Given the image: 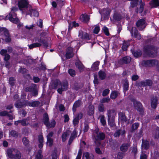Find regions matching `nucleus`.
I'll return each mask as SVG.
<instances>
[{
  "mask_svg": "<svg viewBox=\"0 0 159 159\" xmlns=\"http://www.w3.org/2000/svg\"><path fill=\"white\" fill-rule=\"evenodd\" d=\"M68 88V83L66 81L62 82H61L60 87L58 89V92L61 94L62 91L66 90Z\"/></svg>",
  "mask_w": 159,
  "mask_h": 159,
  "instance_id": "nucleus-9",
  "label": "nucleus"
},
{
  "mask_svg": "<svg viewBox=\"0 0 159 159\" xmlns=\"http://www.w3.org/2000/svg\"><path fill=\"white\" fill-rule=\"evenodd\" d=\"M69 135V133L67 131L63 133L61 136L62 140L63 142L65 141L67 139V137Z\"/></svg>",
  "mask_w": 159,
  "mask_h": 159,
  "instance_id": "nucleus-45",
  "label": "nucleus"
},
{
  "mask_svg": "<svg viewBox=\"0 0 159 159\" xmlns=\"http://www.w3.org/2000/svg\"><path fill=\"white\" fill-rule=\"evenodd\" d=\"M61 82L59 80H57L55 81L52 84V88L54 89H57V87L59 88Z\"/></svg>",
  "mask_w": 159,
  "mask_h": 159,
  "instance_id": "nucleus-38",
  "label": "nucleus"
},
{
  "mask_svg": "<svg viewBox=\"0 0 159 159\" xmlns=\"http://www.w3.org/2000/svg\"><path fill=\"white\" fill-rule=\"evenodd\" d=\"M18 6L19 9L23 11H26L27 10H31V5L29 4L26 0H19Z\"/></svg>",
  "mask_w": 159,
  "mask_h": 159,
  "instance_id": "nucleus-4",
  "label": "nucleus"
},
{
  "mask_svg": "<svg viewBox=\"0 0 159 159\" xmlns=\"http://www.w3.org/2000/svg\"><path fill=\"white\" fill-rule=\"evenodd\" d=\"M110 101V99L109 98H104L100 100V102L101 103H108Z\"/></svg>",
  "mask_w": 159,
  "mask_h": 159,
  "instance_id": "nucleus-54",
  "label": "nucleus"
},
{
  "mask_svg": "<svg viewBox=\"0 0 159 159\" xmlns=\"http://www.w3.org/2000/svg\"><path fill=\"white\" fill-rule=\"evenodd\" d=\"M99 62L97 61L94 62L91 67V70L93 71L97 70L98 69V66L99 65Z\"/></svg>",
  "mask_w": 159,
  "mask_h": 159,
  "instance_id": "nucleus-31",
  "label": "nucleus"
},
{
  "mask_svg": "<svg viewBox=\"0 0 159 159\" xmlns=\"http://www.w3.org/2000/svg\"><path fill=\"white\" fill-rule=\"evenodd\" d=\"M140 4L139 8L137 9L136 12L137 13H141L143 11L144 7L145 5V3L142 2V1L141 2H140Z\"/></svg>",
  "mask_w": 159,
  "mask_h": 159,
  "instance_id": "nucleus-37",
  "label": "nucleus"
},
{
  "mask_svg": "<svg viewBox=\"0 0 159 159\" xmlns=\"http://www.w3.org/2000/svg\"><path fill=\"white\" fill-rule=\"evenodd\" d=\"M157 103V99L156 97H153L151 99V105L153 108L155 109Z\"/></svg>",
  "mask_w": 159,
  "mask_h": 159,
  "instance_id": "nucleus-27",
  "label": "nucleus"
},
{
  "mask_svg": "<svg viewBox=\"0 0 159 159\" xmlns=\"http://www.w3.org/2000/svg\"><path fill=\"white\" fill-rule=\"evenodd\" d=\"M43 122L46 126L49 122L48 116L47 113H45L43 115Z\"/></svg>",
  "mask_w": 159,
  "mask_h": 159,
  "instance_id": "nucleus-33",
  "label": "nucleus"
},
{
  "mask_svg": "<svg viewBox=\"0 0 159 159\" xmlns=\"http://www.w3.org/2000/svg\"><path fill=\"white\" fill-rule=\"evenodd\" d=\"M98 108V111L100 112H103L105 111L104 106L103 104L102 103L99 105Z\"/></svg>",
  "mask_w": 159,
  "mask_h": 159,
  "instance_id": "nucleus-49",
  "label": "nucleus"
},
{
  "mask_svg": "<svg viewBox=\"0 0 159 159\" xmlns=\"http://www.w3.org/2000/svg\"><path fill=\"white\" fill-rule=\"evenodd\" d=\"M31 10H28L26 11H23V13H25L26 15H30V16H34L35 17H37L39 16V13L36 10L32 8L31 6Z\"/></svg>",
  "mask_w": 159,
  "mask_h": 159,
  "instance_id": "nucleus-14",
  "label": "nucleus"
},
{
  "mask_svg": "<svg viewBox=\"0 0 159 159\" xmlns=\"http://www.w3.org/2000/svg\"><path fill=\"white\" fill-rule=\"evenodd\" d=\"M99 117L100 118V121L101 123L103 126H105L106 125V122L104 116L103 115H101Z\"/></svg>",
  "mask_w": 159,
  "mask_h": 159,
  "instance_id": "nucleus-44",
  "label": "nucleus"
},
{
  "mask_svg": "<svg viewBox=\"0 0 159 159\" xmlns=\"http://www.w3.org/2000/svg\"><path fill=\"white\" fill-rule=\"evenodd\" d=\"M119 116L121 120L123 122H126L127 121L125 115V114L123 112H120L119 114Z\"/></svg>",
  "mask_w": 159,
  "mask_h": 159,
  "instance_id": "nucleus-47",
  "label": "nucleus"
},
{
  "mask_svg": "<svg viewBox=\"0 0 159 159\" xmlns=\"http://www.w3.org/2000/svg\"><path fill=\"white\" fill-rule=\"evenodd\" d=\"M3 32L6 37V39H5V41L6 42H10L11 40V39L10 37L9 33L7 29L4 28Z\"/></svg>",
  "mask_w": 159,
  "mask_h": 159,
  "instance_id": "nucleus-23",
  "label": "nucleus"
},
{
  "mask_svg": "<svg viewBox=\"0 0 159 159\" xmlns=\"http://www.w3.org/2000/svg\"><path fill=\"white\" fill-rule=\"evenodd\" d=\"M79 120L78 117L75 116L73 121L74 125L75 126L77 125L79 123Z\"/></svg>",
  "mask_w": 159,
  "mask_h": 159,
  "instance_id": "nucleus-58",
  "label": "nucleus"
},
{
  "mask_svg": "<svg viewBox=\"0 0 159 159\" xmlns=\"http://www.w3.org/2000/svg\"><path fill=\"white\" fill-rule=\"evenodd\" d=\"M98 75L99 78L101 80H104L106 77V73L102 70H100L98 72Z\"/></svg>",
  "mask_w": 159,
  "mask_h": 159,
  "instance_id": "nucleus-42",
  "label": "nucleus"
},
{
  "mask_svg": "<svg viewBox=\"0 0 159 159\" xmlns=\"http://www.w3.org/2000/svg\"><path fill=\"white\" fill-rule=\"evenodd\" d=\"M131 60V57L129 56H125L118 60V62L120 65L129 63Z\"/></svg>",
  "mask_w": 159,
  "mask_h": 159,
  "instance_id": "nucleus-13",
  "label": "nucleus"
},
{
  "mask_svg": "<svg viewBox=\"0 0 159 159\" xmlns=\"http://www.w3.org/2000/svg\"><path fill=\"white\" fill-rule=\"evenodd\" d=\"M141 147L143 149L147 150L149 147V142L147 140L142 139Z\"/></svg>",
  "mask_w": 159,
  "mask_h": 159,
  "instance_id": "nucleus-21",
  "label": "nucleus"
},
{
  "mask_svg": "<svg viewBox=\"0 0 159 159\" xmlns=\"http://www.w3.org/2000/svg\"><path fill=\"white\" fill-rule=\"evenodd\" d=\"M108 124L111 128L114 129L116 127V125L115 123V119L108 120Z\"/></svg>",
  "mask_w": 159,
  "mask_h": 159,
  "instance_id": "nucleus-36",
  "label": "nucleus"
},
{
  "mask_svg": "<svg viewBox=\"0 0 159 159\" xmlns=\"http://www.w3.org/2000/svg\"><path fill=\"white\" fill-rule=\"evenodd\" d=\"M129 45V43L128 41H124L122 47V49L123 51H126Z\"/></svg>",
  "mask_w": 159,
  "mask_h": 159,
  "instance_id": "nucleus-32",
  "label": "nucleus"
},
{
  "mask_svg": "<svg viewBox=\"0 0 159 159\" xmlns=\"http://www.w3.org/2000/svg\"><path fill=\"white\" fill-rule=\"evenodd\" d=\"M39 147L42 148L43 145V138L42 135H40L38 136Z\"/></svg>",
  "mask_w": 159,
  "mask_h": 159,
  "instance_id": "nucleus-26",
  "label": "nucleus"
},
{
  "mask_svg": "<svg viewBox=\"0 0 159 159\" xmlns=\"http://www.w3.org/2000/svg\"><path fill=\"white\" fill-rule=\"evenodd\" d=\"M81 19L83 22L84 23H87L89 20V17L87 15L82 14L81 16Z\"/></svg>",
  "mask_w": 159,
  "mask_h": 159,
  "instance_id": "nucleus-34",
  "label": "nucleus"
},
{
  "mask_svg": "<svg viewBox=\"0 0 159 159\" xmlns=\"http://www.w3.org/2000/svg\"><path fill=\"white\" fill-rule=\"evenodd\" d=\"M120 93L116 91H113L111 92L110 95V98L112 99H115Z\"/></svg>",
  "mask_w": 159,
  "mask_h": 159,
  "instance_id": "nucleus-41",
  "label": "nucleus"
},
{
  "mask_svg": "<svg viewBox=\"0 0 159 159\" xmlns=\"http://www.w3.org/2000/svg\"><path fill=\"white\" fill-rule=\"evenodd\" d=\"M56 125V122L55 120L52 119L51 120L50 122H49L46 126L48 128H51L54 127Z\"/></svg>",
  "mask_w": 159,
  "mask_h": 159,
  "instance_id": "nucleus-43",
  "label": "nucleus"
},
{
  "mask_svg": "<svg viewBox=\"0 0 159 159\" xmlns=\"http://www.w3.org/2000/svg\"><path fill=\"white\" fill-rule=\"evenodd\" d=\"M96 135L95 137V139L97 140H103L105 138V134L101 132L98 131L96 132Z\"/></svg>",
  "mask_w": 159,
  "mask_h": 159,
  "instance_id": "nucleus-16",
  "label": "nucleus"
},
{
  "mask_svg": "<svg viewBox=\"0 0 159 159\" xmlns=\"http://www.w3.org/2000/svg\"><path fill=\"white\" fill-rule=\"evenodd\" d=\"M86 159H94V156L92 154H90L88 152H86L84 154Z\"/></svg>",
  "mask_w": 159,
  "mask_h": 159,
  "instance_id": "nucleus-39",
  "label": "nucleus"
},
{
  "mask_svg": "<svg viewBox=\"0 0 159 159\" xmlns=\"http://www.w3.org/2000/svg\"><path fill=\"white\" fill-rule=\"evenodd\" d=\"M130 146L129 143L122 144L120 147V150L123 152H126Z\"/></svg>",
  "mask_w": 159,
  "mask_h": 159,
  "instance_id": "nucleus-20",
  "label": "nucleus"
},
{
  "mask_svg": "<svg viewBox=\"0 0 159 159\" xmlns=\"http://www.w3.org/2000/svg\"><path fill=\"white\" fill-rule=\"evenodd\" d=\"M125 133V131L124 129L117 130L114 134L115 137H119L120 135H122Z\"/></svg>",
  "mask_w": 159,
  "mask_h": 159,
  "instance_id": "nucleus-24",
  "label": "nucleus"
},
{
  "mask_svg": "<svg viewBox=\"0 0 159 159\" xmlns=\"http://www.w3.org/2000/svg\"><path fill=\"white\" fill-rule=\"evenodd\" d=\"M107 115L108 120L115 119L116 115L115 110L114 109H109L107 111Z\"/></svg>",
  "mask_w": 159,
  "mask_h": 159,
  "instance_id": "nucleus-15",
  "label": "nucleus"
},
{
  "mask_svg": "<svg viewBox=\"0 0 159 159\" xmlns=\"http://www.w3.org/2000/svg\"><path fill=\"white\" fill-rule=\"evenodd\" d=\"M130 32L132 37L140 40L141 38V35L138 32L137 29L135 27H132L130 30Z\"/></svg>",
  "mask_w": 159,
  "mask_h": 159,
  "instance_id": "nucleus-11",
  "label": "nucleus"
},
{
  "mask_svg": "<svg viewBox=\"0 0 159 159\" xmlns=\"http://www.w3.org/2000/svg\"><path fill=\"white\" fill-rule=\"evenodd\" d=\"M77 136V132L75 130H74L71 134L69 140V144H70L73 140Z\"/></svg>",
  "mask_w": 159,
  "mask_h": 159,
  "instance_id": "nucleus-28",
  "label": "nucleus"
},
{
  "mask_svg": "<svg viewBox=\"0 0 159 159\" xmlns=\"http://www.w3.org/2000/svg\"><path fill=\"white\" fill-rule=\"evenodd\" d=\"M53 142L52 139H47V143L49 146L51 147L52 145Z\"/></svg>",
  "mask_w": 159,
  "mask_h": 159,
  "instance_id": "nucleus-59",
  "label": "nucleus"
},
{
  "mask_svg": "<svg viewBox=\"0 0 159 159\" xmlns=\"http://www.w3.org/2000/svg\"><path fill=\"white\" fill-rule=\"evenodd\" d=\"M150 3L152 7H155L159 6V0H152Z\"/></svg>",
  "mask_w": 159,
  "mask_h": 159,
  "instance_id": "nucleus-30",
  "label": "nucleus"
},
{
  "mask_svg": "<svg viewBox=\"0 0 159 159\" xmlns=\"http://www.w3.org/2000/svg\"><path fill=\"white\" fill-rule=\"evenodd\" d=\"M40 103V102L38 101H33L32 102L27 101L25 102V105L32 107H38Z\"/></svg>",
  "mask_w": 159,
  "mask_h": 159,
  "instance_id": "nucleus-18",
  "label": "nucleus"
},
{
  "mask_svg": "<svg viewBox=\"0 0 159 159\" xmlns=\"http://www.w3.org/2000/svg\"><path fill=\"white\" fill-rule=\"evenodd\" d=\"M15 16L12 15L11 13H9L8 15H7L6 16L7 18H8L9 20L11 22L14 23H18L19 20L17 18L15 17L14 18L13 17Z\"/></svg>",
  "mask_w": 159,
  "mask_h": 159,
  "instance_id": "nucleus-19",
  "label": "nucleus"
},
{
  "mask_svg": "<svg viewBox=\"0 0 159 159\" xmlns=\"http://www.w3.org/2000/svg\"><path fill=\"white\" fill-rule=\"evenodd\" d=\"M82 151L81 149H80L79 150L77 156L76 157V159H80L81 157Z\"/></svg>",
  "mask_w": 159,
  "mask_h": 159,
  "instance_id": "nucleus-64",
  "label": "nucleus"
},
{
  "mask_svg": "<svg viewBox=\"0 0 159 159\" xmlns=\"http://www.w3.org/2000/svg\"><path fill=\"white\" fill-rule=\"evenodd\" d=\"M129 88V82L127 80H126L124 84V89L127 90Z\"/></svg>",
  "mask_w": 159,
  "mask_h": 159,
  "instance_id": "nucleus-57",
  "label": "nucleus"
},
{
  "mask_svg": "<svg viewBox=\"0 0 159 159\" xmlns=\"http://www.w3.org/2000/svg\"><path fill=\"white\" fill-rule=\"evenodd\" d=\"M81 101L80 100H78L75 102L72 108L73 111L74 112L76 111L77 108L80 107L81 105Z\"/></svg>",
  "mask_w": 159,
  "mask_h": 159,
  "instance_id": "nucleus-25",
  "label": "nucleus"
},
{
  "mask_svg": "<svg viewBox=\"0 0 159 159\" xmlns=\"http://www.w3.org/2000/svg\"><path fill=\"white\" fill-rule=\"evenodd\" d=\"M155 138H157L159 137V127H157L155 130Z\"/></svg>",
  "mask_w": 159,
  "mask_h": 159,
  "instance_id": "nucleus-56",
  "label": "nucleus"
},
{
  "mask_svg": "<svg viewBox=\"0 0 159 159\" xmlns=\"http://www.w3.org/2000/svg\"><path fill=\"white\" fill-rule=\"evenodd\" d=\"M7 153L8 157L11 159H20L21 157L20 152L16 148L8 149Z\"/></svg>",
  "mask_w": 159,
  "mask_h": 159,
  "instance_id": "nucleus-3",
  "label": "nucleus"
},
{
  "mask_svg": "<svg viewBox=\"0 0 159 159\" xmlns=\"http://www.w3.org/2000/svg\"><path fill=\"white\" fill-rule=\"evenodd\" d=\"M15 83V79L14 77H11L9 79V83L11 86H14Z\"/></svg>",
  "mask_w": 159,
  "mask_h": 159,
  "instance_id": "nucleus-53",
  "label": "nucleus"
},
{
  "mask_svg": "<svg viewBox=\"0 0 159 159\" xmlns=\"http://www.w3.org/2000/svg\"><path fill=\"white\" fill-rule=\"evenodd\" d=\"M111 11L110 9L108 8H103L100 10L99 12L102 16L101 19H102V17H103L104 20L108 19Z\"/></svg>",
  "mask_w": 159,
  "mask_h": 159,
  "instance_id": "nucleus-8",
  "label": "nucleus"
},
{
  "mask_svg": "<svg viewBox=\"0 0 159 159\" xmlns=\"http://www.w3.org/2000/svg\"><path fill=\"white\" fill-rule=\"evenodd\" d=\"M18 10V8L16 7H13L11 8V11L10 13H11L12 15L14 16L16 15V14L14 13V11H17Z\"/></svg>",
  "mask_w": 159,
  "mask_h": 159,
  "instance_id": "nucleus-61",
  "label": "nucleus"
},
{
  "mask_svg": "<svg viewBox=\"0 0 159 159\" xmlns=\"http://www.w3.org/2000/svg\"><path fill=\"white\" fill-rule=\"evenodd\" d=\"M89 110L88 111V114L89 116L93 115L94 113V107L92 105H89Z\"/></svg>",
  "mask_w": 159,
  "mask_h": 159,
  "instance_id": "nucleus-29",
  "label": "nucleus"
},
{
  "mask_svg": "<svg viewBox=\"0 0 159 159\" xmlns=\"http://www.w3.org/2000/svg\"><path fill=\"white\" fill-rule=\"evenodd\" d=\"M158 49L152 45H147L143 48L144 52L149 56L154 57L158 53Z\"/></svg>",
  "mask_w": 159,
  "mask_h": 159,
  "instance_id": "nucleus-2",
  "label": "nucleus"
},
{
  "mask_svg": "<svg viewBox=\"0 0 159 159\" xmlns=\"http://www.w3.org/2000/svg\"><path fill=\"white\" fill-rule=\"evenodd\" d=\"M24 105L23 103L20 102V101H17L16 102L15 106L17 108H21Z\"/></svg>",
  "mask_w": 159,
  "mask_h": 159,
  "instance_id": "nucleus-48",
  "label": "nucleus"
},
{
  "mask_svg": "<svg viewBox=\"0 0 159 159\" xmlns=\"http://www.w3.org/2000/svg\"><path fill=\"white\" fill-rule=\"evenodd\" d=\"M22 142L24 144L26 147L29 146V141L26 137H24L22 139Z\"/></svg>",
  "mask_w": 159,
  "mask_h": 159,
  "instance_id": "nucleus-50",
  "label": "nucleus"
},
{
  "mask_svg": "<svg viewBox=\"0 0 159 159\" xmlns=\"http://www.w3.org/2000/svg\"><path fill=\"white\" fill-rule=\"evenodd\" d=\"M139 123H136L133 124L132 126V130H134L137 129L139 126Z\"/></svg>",
  "mask_w": 159,
  "mask_h": 159,
  "instance_id": "nucleus-62",
  "label": "nucleus"
},
{
  "mask_svg": "<svg viewBox=\"0 0 159 159\" xmlns=\"http://www.w3.org/2000/svg\"><path fill=\"white\" fill-rule=\"evenodd\" d=\"M133 104L135 108L139 112V114L143 115L144 112V109L141 103L139 102L134 100Z\"/></svg>",
  "mask_w": 159,
  "mask_h": 159,
  "instance_id": "nucleus-6",
  "label": "nucleus"
},
{
  "mask_svg": "<svg viewBox=\"0 0 159 159\" xmlns=\"http://www.w3.org/2000/svg\"><path fill=\"white\" fill-rule=\"evenodd\" d=\"M68 73L70 76L72 77L74 76L75 75V71L71 69L68 70Z\"/></svg>",
  "mask_w": 159,
  "mask_h": 159,
  "instance_id": "nucleus-55",
  "label": "nucleus"
},
{
  "mask_svg": "<svg viewBox=\"0 0 159 159\" xmlns=\"http://www.w3.org/2000/svg\"><path fill=\"white\" fill-rule=\"evenodd\" d=\"M103 29L105 34L107 36H108L109 35L108 29L106 27L104 26L103 27Z\"/></svg>",
  "mask_w": 159,
  "mask_h": 159,
  "instance_id": "nucleus-63",
  "label": "nucleus"
},
{
  "mask_svg": "<svg viewBox=\"0 0 159 159\" xmlns=\"http://www.w3.org/2000/svg\"><path fill=\"white\" fill-rule=\"evenodd\" d=\"M27 118L21 120H19V123L23 126H26L30 125L29 122L27 121Z\"/></svg>",
  "mask_w": 159,
  "mask_h": 159,
  "instance_id": "nucleus-35",
  "label": "nucleus"
},
{
  "mask_svg": "<svg viewBox=\"0 0 159 159\" xmlns=\"http://www.w3.org/2000/svg\"><path fill=\"white\" fill-rule=\"evenodd\" d=\"M18 135V133L14 130H12L9 132V135L13 137H17Z\"/></svg>",
  "mask_w": 159,
  "mask_h": 159,
  "instance_id": "nucleus-46",
  "label": "nucleus"
},
{
  "mask_svg": "<svg viewBox=\"0 0 159 159\" xmlns=\"http://www.w3.org/2000/svg\"><path fill=\"white\" fill-rule=\"evenodd\" d=\"M122 17L121 16L118 14H115L113 16L114 19L117 20H120L122 18Z\"/></svg>",
  "mask_w": 159,
  "mask_h": 159,
  "instance_id": "nucleus-52",
  "label": "nucleus"
},
{
  "mask_svg": "<svg viewBox=\"0 0 159 159\" xmlns=\"http://www.w3.org/2000/svg\"><path fill=\"white\" fill-rule=\"evenodd\" d=\"M33 41L35 42L29 45V47L30 49L41 47L42 44L45 47L47 48L48 47V44L47 41L44 39H42L41 37L34 38L33 39Z\"/></svg>",
  "mask_w": 159,
  "mask_h": 159,
  "instance_id": "nucleus-1",
  "label": "nucleus"
},
{
  "mask_svg": "<svg viewBox=\"0 0 159 159\" xmlns=\"http://www.w3.org/2000/svg\"><path fill=\"white\" fill-rule=\"evenodd\" d=\"M90 38H91L89 36L88 34L86 33H85V32L84 33V36L83 37V39H85L87 40H89L90 39Z\"/></svg>",
  "mask_w": 159,
  "mask_h": 159,
  "instance_id": "nucleus-60",
  "label": "nucleus"
},
{
  "mask_svg": "<svg viewBox=\"0 0 159 159\" xmlns=\"http://www.w3.org/2000/svg\"><path fill=\"white\" fill-rule=\"evenodd\" d=\"M74 55L73 52V48L70 47H68L66 49V57L67 59H70Z\"/></svg>",
  "mask_w": 159,
  "mask_h": 159,
  "instance_id": "nucleus-17",
  "label": "nucleus"
},
{
  "mask_svg": "<svg viewBox=\"0 0 159 159\" xmlns=\"http://www.w3.org/2000/svg\"><path fill=\"white\" fill-rule=\"evenodd\" d=\"M158 60L155 59L144 61H143V65L145 66L151 67L157 65L158 64Z\"/></svg>",
  "mask_w": 159,
  "mask_h": 159,
  "instance_id": "nucleus-7",
  "label": "nucleus"
},
{
  "mask_svg": "<svg viewBox=\"0 0 159 159\" xmlns=\"http://www.w3.org/2000/svg\"><path fill=\"white\" fill-rule=\"evenodd\" d=\"M152 84V81L150 80H147L139 82L137 85L138 87H144L147 86H150Z\"/></svg>",
  "mask_w": 159,
  "mask_h": 159,
  "instance_id": "nucleus-12",
  "label": "nucleus"
},
{
  "mask_svg": "<svg viewBox=\"0 0 159 159\" xmlns=\"http://www.w3.org/2000/svg\"><path fill=\"white\" fill-rule=\"evenodd\" d=\"M75 65L80 72H82L84 70V67L80 61H79L76 62Z\"/></svg>",
  "mask_w": 159,
  "mask_h": 159,
  "instance_id": "nucleus-22",
  "label": "nucleus"
},
{
  "mask_svg": "<svg viewBox=\"0 0 159 159\" xmlns=\"http://www.w3.org/2000/svg\"><path fill=\"white\" fill-rule=\"evenodd\" d=\"M25 90V92H29L33 93L32 96L36 97L38 95V89L35 84H33L31 86L26 88Z\"/></svg>",
  "mask_w": 159,
  "mask_h": 159,
  "instance_id": "nucleus-5",
  "label": "nucleus"
},
{
  "mask_svg": "<svg viewBox=\"0 0 159 159\" xmlns=\"http://www.w3.org/2000/svg\"><path fill=\"white\" fill-rule=\"evenodd\" d=\"M42 151L41 149L39 150L35 156V159H42L43 155L42 154Z\"/></svg>",
  "mask_w": 159,
  "mask_h": 159,
  "instance_id": "nucleus-40",
  "label": "nucleus"
},
{
  "mask_svg": "<svg viewBox=\"0 0 159 159\" xmlns=\"http://www.w3.org/2000/svg\"><path fill=\"white\" fill-rule=\"evenodd\" d=\"M145 24V20L144 19H142L137 22L136 25L139 30H142L145 28L146 26Z\"/></svg>",
  "mask_w": 159,
  "mask_h": 159,
  "instance_id": "nucleus-10",
  "label": "nucleus"
},
{
  "mask_svg": "<svg viewBox=\"0 0 159 159\" xmlns=\"http://www.w3.org/2000/svg\"><path fill=\"white\" fill-rule=\"evenodd\" d=\"M132 53L134 56L136 57H138L141 56L142 55V52L141 51H136L132 52Z\"/></svg>",
  "mask_w": 159,
  "mask_h": 159,
  "instance_id": "nucleus-51",
  "label": "nucleus"
}]
</instances>
